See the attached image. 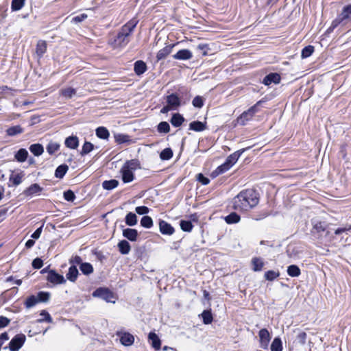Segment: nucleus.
Listing matches in <instances>:
<instances>
[{
  "mask_svg": "<svg viewBox=\"0 0 351 351\" xmlns=\"http://www.w3.org/2000/svg\"><path fill=\"white\" fill-rule=\"evenodd\" d=\"M259 202L258 193L254 189L241 191L233 199V207L236 210H248L255 207Z\"/></svg>",
  "mask_w": 351,
  "mask_h": 351,
  "instance_id": "1",
  "label": "nucleus"
},
{
  "mask_svg": "<svg viewBox=\"0 0 351 351\" xmlns=\"http://www.w3.org/2000/svg\"><path fill=\"white\" fill-rule=\"evenodd\" d=\"M137 23L138 21L132 19L121 27L112 43L114 47H124L128 44L130 36Z\"/></svg>",
  "mask_w": 351,
  "mask_h": 351,
  "instance_id": "2",
  "label": "nucleus"
},
{
  "mask_svg": "<svg viewBox=\"0 0 351 351\" xmlns=\"http://www.w3.org/2000/svg\"><path fill=\"white\" fill-rule=\"evenodd\" d=\"M93 296L99 298L107 302H115L114 293L107 288H98L93 293Z\"/></svg>",
  "mask_w": 351,
  "mask_h": 351,
  "instance_id": "3",
  "label": "nucleus"
},
{
  "mask_svg": "<svg viewBox=\"0 0 351 351\" xmlns=\"http://www.w3.org/2000/svg\"><path fill=\"white\" fill-rule=\"evenodd\" d=\"M26 337L23 334H18L15 335L9 343V348L10 351H19V349L23 346Z\"/></svg>",
  "mask_w": 351,
  "mask_h": 351,
  "instance_id": "4",
  "label": "nucleus"
},
{
  "mask_svg": "<svg viewBox=\"0 0 351 351\" xmlns=\"http://www.w3.org/2000/svg\"><path fill=\"white\" fill-rule=\"evenodd\" d=\"M116 335L120 338L121 343L125 346H130L134 343V337L128 332L117 331Z\"/></svg>",
  "mask_w": 351,
  "mask_h": 351,
  "instance_id": "5",
  "label": "nucleus"
},
{
  "mask_svg": "<svg viewBox=\"0 0 351 351\" xmlns=\"http://www.w3.org/2000/svg\"><path fill=\"white\" fill-rule=\"evenodd\" d=\"M47 279L51 283L56 285L63 284L66 282L64 276L58 274L54 270H51L49 271Z\"/></svg>",
  "mask_w": 351,
  "mask_h": 351,
  "instance_id": "6",
  "label": "nucleus"
},
{
  "mask_svg": "<svg viewBox=\"0 0 351 351\" xmlns=\"http://www.w3.org/2000/svg\"><path fill=\"white\" fill-rule=\"evenodd\" d=\"M261 347L265 349L267 348L271 337L269 331L266 328H263L258 333Z\"/></svg>",
  "mask_w": 351,
  "mask_h": 351,
  "instance_id": "7",
  "label": "nucleus"
},
{
  "mask_svg": "<svg viewBox=\"0 0 351 351\" xmlns=\"http://www.w3.org/2000/svg\"><path fill=\"white\" fill-rule=\"evenodd\" d=\"M120 173H121V178L124 183H129L134 180V171L125 169V167L122 166Z\"/></svg>",
  "mask_w": 351,
  "mask_h": 351,
  "instance_id": "8",
  "label": "nucleus"
},
{
  "mask_svg": "<svg viewBox=\"0 0 351 351\" xmlns=\"http://www.w3.org/2000/svg\"><path fill=\"white\" fill-rule=\"evenodd\" d=\"M159 228L162 234L171 235L174 232V228L171 225L164 220L160 221Z\"/></svg>",
  "mask_w": 351,
  "mask_h": 351,
  "instance_id": "9",
  "label": "nucleus"
},
{
  "mask_svg": "<svg viewBox=\"0 0 351 351\" xmlns=\"http://www.w3.org/2000/svg\"><path fill=\"white\" fill-rule=\"evenodd\" d=\"M280 76L279 74L276 73H271L264 77L263 83L266 86H269L271 83L278 84L280 83Z\"/></svg>",
  "mask_w": 351,
  "mask_h": 351,
  "instance_id": "10",
  "label": "nucleus"
},
{
  "mask_svg": "<svg viewBox=\"0 0 351 351\" xmlns=\"http://www.w3.org/2000/svg\"><path fill=\"white\" fill-rule=\"evenodd\" d=\"M193 54L189 49H181L173 56L176 60H187L192 58Z\"/></svg>",
  "mask_w": 351,
  "mask_h": 351,
  "instance_id": "11",
  "label": "nucleus"
},
{
  "mask_svg": "<svg viewBox=\"0 0 351 351\" xmlns=\"http://www.w3.org/2000/svg\"><path fill=\"white\" fill-rule=\"evenodd\" d=\"M174 46V44L169 45L165 46L162 49L159 50L156 55L157 60L159 61L160 60L165 59L169 54L171 53Z\"/></svg>",
  "mask_w": 351,
  "mask_h": 351,
  "instance_id": "12",
  "label": "nucleus"
},
{
  "mask_svg": "<svg viewBox=\"0 0 351 351\" xmlns=\"http://www.w3.org/2000/svg\"><path fill=\"white\" fill-rule=\"evenodd\" d=\"M43 191V188L38 184L35 183L30 185L24 191V194L26 196H32L34 195L39 194Z\"/></svg>",
  "mask_w": 351,
  "mask_h": 351,
  "instance_id": "13",
  "label": "nucleus"
},
{
  "mask_svg": "<svg viewBox=\"0 0 351 351\" xmlns=\"http://www.w3.org/2000/svg\"><path fill=\"white\" fill-rule=\"evenodd\" d=\"M167 104L173 109L180 105V99L176 94H171L167 97Z\"/></svg>",
  "mask_w": 351,
  "mask_h": 351,
  "instance_id": "14",
  "label": "nucleus"
},
{
  "mask_svg": "<svg viewBox=\"0 0 351 351\" xmlns=\"http://www.w3.org/2000/svg\"><path fill=\"white\" fill-rule=\"evenodd\" d=\"M65 146L70 149H76L79 146V138L76 136L67 137L64 141Z\"/></svg>",
  "mask_w": 351,
  "mask_h": 351,
  "instance_id": "15",
  "label": "nucleus"
},
{
  "mask_svg": "<svg viewBox=\"0 0 351 351\" xmlns=\"http://www.w3.org/2000/svg\"><path fill=\"white\" fill-rule=\"evenodd\" d=\"M245 149H241L232 153V154L228 156L226 161L228 162V163L232 167L237 162V161L241 156V154L245 152Z\"/></svg>",
  "mask_w": 351,
  "mask_h": 351,
  "instance_id": "16",
  "label": "nucleus"
},
{
  "mask_svg": "<svg viewBox=\"0 0 351 351\" xmlns=\"http://www.w3.org/2000/svg\"><path fill=\"white\" fill-rule=\"evenodd\" d=\"M138 232L135 229L125 228L123 230V235L131 241H136L138 237Z\"/></svg>",
  "mask_w": 351,
  "mask_h": 351,
  "instance_id": "17",
  "label": "nucleus"
},
{
  "mask_svg": "<svg viewBox=\"0 0 351 351\" xmlns=\"http://www.w3.org/2000/svg\"><path fill=\"white\" fill-rule=\"evenodd\" d=\"M254 115L249 110L244 111L237 119V122L241 125H245L247 122L252 119Z\"/></svg>",
  "mask_w": 351,
  "mask_h": 351,
  "instance_id": "18",
  "label": "nucleus"
},
{
  "mask_svg": "<svg viewBox=\"0 0 351 351\" xmlns=\"http://www.w3.org/2000/svg\"><path fill=\"white\" fill-rule=\"evenodd\" d=\"M337 19L339 22H342L345 20H351V4L343 8Z\"/></svg>",
  "mask_w": 351,
  "mask_h": 351,
  "instance_id": "19",
  "label": "nucleus"
},
{
  "mask_svg": "<svg viewBox=\"0 0 351 351\" xmlns=\"http://www.w3.org/2000/svg\"><path fill=\"white\" fill-rule=\"evenodd\" d=\"M123 166L125 167V169H128L132 171L141 168L140 162L137 159L127 160Z\"/></svg>",
  "mask_w": 351,
  "mask_h": 351,
  "instance_id": "20",
  "label": "nucleus"
},
{
  "mask_svg": "<svg viewBox=\"0 0 351 351\" xmlns=\"http://www.w3.org/2000/svg\"><path fill=\"white\" fill-rule=\"evenodd\" d=\"M117 246L120 253L123 255L128 254L131 250V246L130 243L125 240L119 241Z\"/></svg>",
  "mask_w": 351,
  "mask_h": 351,
  "instance_id": "21",
  "label": "nucleus"
},
{
  "mask_svg": "<svg viewBox=\"0 0 351 351\" xmlns=\"http://www.w3.org/2000/svg\"><path fill=\"white\" fill-rule=\"evenodd\" d=\"M148 338L149 340L152 341V346L154 349L159 350L160 348L161 341L158 335L155 332H149Z\"/></svg>",
  "mask_w": 351,
  "mask_h": 351,
  "instance_id": "22",
  "label": "nucleus"
},
{
  "mask_svg": "<svg viewBox=\"0 0 351 351\" xmlns=\"http://www.w3.org/2000/svg\"><path fill=\"white\" fill-rule=\"evenodd\" d=\"M134 72L137 75H141L147 70L146 64L142 60H138L134 63Z\"/></svg>",
  "mask_w": 351,
  "mask_h": 351,
  "instance_id": "23",
  "label": "nucleus"
},
{
  "mask_svg": "<svg viewBox=\"0 0 351 351\" xmlns=\"http://www.w3.org/2000/svg\"><path fill=\"white\" fill-rule=\"evenodd\" d=\"M60 94L64 99H69L72 98L76 94V90L71 87H66L60 90Z\"/></svg>",
  "mask_w": 351,
  "mask_h": 351,
  "instance_id": "24",
  "label": "nucleus"
},
{
  "mask_svg": "<svg viewBox=\"0 0 351 351\" xmlns=\"http://www.w3.org/2000/svg\"><path fill=\"white\" fill-rule=\"evenodd\" d=\"M206 123H204L199 121H193L189 124V130L195 132H202L206 130Z\"/></svg>",
  "mask_w": 351,
  "mask_h": 351,
  "instance_id": "25",
  "label": "nucleus"
},
{
  "mask_svg": "<svg viewBox=\"0 0 351 351\" xmlns=\"http://www.w3.org/2000/svg\"><path fill=\"white\" fill-rule=\"evenodd\" d=\"M78 270L75 265H71L69 269V271L66 274V278L70 280L71 282H75L77 280V276H78Z\"/></svg>",
  "mask_w": 351,
  "mask_h": 351,
  "instance_id": "26",
  "label": "nucleus"
},
{
  "mask_svg": "<svg viewBox=\"0 0 351 351\" xmlns=\"http://www.w3.org/2000/svg\"><path fill=\"white\" fill-rule=\"evenodd\" d=\"M232 167V166H230V165H229L228 163V162H225L223 164H222L221 165L219 166L213 173H212V176H214V177H216L220 174H222L225 172H226L227 171H228L230 168Z\"/></svg>",
  "mask_w": 351,
  "mask_h": 351,
  "instance_id": "27",
  "label": "nucleus"
},
{
  "mask_svg": "<svg viewBox=\"0 0 351 351\" xmlns=\"http://www.w3.org/2000/svg\"><path fill=\"white\" fill-rule=\"evenodd\" d=\"M23 132V128L19 125L10 127L6 130V134L10 136H14L22 134Z\"/></svg>",
  "mask_w": 351,
  "mask_h": 351,
  "instance_id": "28",
  "label": "nucleus"
},
{
  "mask_svg": "<svg viewBox=\"0 0 351 351\" xmlns=\"http://www.w3.org/2000/svg\"><path fill=\"white\" fill-rule=\"evenodd\" d=\"M184 121V118L179 113L173 114L171 119V123L174 127L180 126L182 123Z\"/></svg>",
  "mask_w": 351,
  "mask_h": 351,
  "instance_id": "29",
  "label": "nucleus"
},
{
  "mask_svg": "<svg viewBox=\"0 0 351 351\" xmlns=\"http://www.w3.org/2000/svg\"><path fill=\"white\" fill-rule=\"evenodd\" d=\"M287 274L291 277H298L301 274V270L298 265H291L287 267Z\"/></svg>",
  "mask_w": 351,
  "mask_h": 351,
  "instance_id": "30",
  "label": "nucleus"
},
{
  "mask_svg": "<svg viewBox=\"0 0 351 351\" xmlns=\"http://www.w3.org/2000/svg\"><path fill=\"white\" fill-rule=\"evenodd\" d=\"M47 51V43L44 40H39L36 45V54L38 57H42L43 55Z\"/></svg>",
  "mask_w": 351,
  "mask_h": 351,
  "instance_id": "31",
  "label": "nucleus"
},
{
  "mask_svg": "<svg viewBox=\"0 0 351 351\" xmlns=\"http://www.w3.org/2000/svg\"><path fill=\"white\" fill-rule=\"evenodd\" d=\"M29 150L36 156H40L44 152L43 145L39 143L32 144L30 145Z\"/></svg>",
  "mask_w": 351,
  "mask_h": 351,
  "instance_id": "32",
  "label": "nucleus"
},
{
  "mask_svg": "<svg viewBox=\"0 0 351 351\" xmlns=\"http://www.w3.org/2000/svg\"><path fill=\"white\" fill-rule=\"evenodd\" d=\"M28 156V152L23 148L20 149L15 154V158L18 162H25Z\"/></svg>",
  "mask_w": 351,
  "mask_h": 351,
  "instance_id": "33",
  "label": "nucleus"
},
{
  "mask_svg": "<svg viewBox=\"0 0 351 351\" xmlns=\"http://www.w3.org/2000/svg\"><path fill=\"white\" fill-rule=\"evenodd\" d=\"M69 169V167L64 164L58 166L55 171V176L58 178H62Z\"/></svg>",
  "mask_w": 351,
  "mask_h": 351,
  "instance_id": "34",
  "label": "nucleus"
},
{
  "mask_svg": "<svg viewBox=\"0 0 351 351\" xmlns=\"http://www.w3.org/2000/svg\"><path fill=\"white\" fill-rule=\"evenodd\" d=\"M312 225L313 230H315L317 233L324 232L326 230V224L324 222L313 219L312 220Z\"/></svg>",
  "mask_w": 351,
  "mask_h": 351,
  "instance_id": "35",
  "label": "nucleus"
},
{
  "mask_svg": "<svg viewBox=\"0 0 351 351\" xmlns=\"http://www.w3.org/2000/svg\"><path fill=\"white\" fill-rule=\"evenodd\" d=\"M118 185H119V182L114 179L110 180H105L102 183V186L106 190L114 189Z\"/></svg>",
  "mask_w": 351,
  "mask_h": 351,
  "instance_id": "36",
  "label": "nucleus"
},
{
  "mask_svg": "<svg viewBox=\"0 0 351 351\" xmlns=\"http://www.w3.org/2000/svg\"><path fill=\"white\" fill-rule=\"evenodd\" d=\"M125 223L129 226H134L137 223V217L136 215L130 212L125 216Z\"/></svg>",
  "mask_w": 351,
  "mask_h": 351,
  "instance_id": "37",
  "label": "nucleus"
},
{
  "mask_svg": "<svg viewBox=\"0 0 351 351\" xmlns=\"http://www.w3.org/2000/svg\"><path fill=\"white\" fill-rule=\"evenodd\" d=\"M96 135L99 138L108 139L110 136V133L106 128L99 127L96 129Z\"/></svg>",
  "mask_w": 351,
  "mask_h": 351,
  "instance_id": "38",
  "label": "nucleus"
},
{
  "mask_svg": "<svg viewBox=\"0 0 351 351\" xmlns=\"http://www.w3.org/2000/svg\"><path fill=\"white\" fill-rule=\"evenodd\" d=\"M60 147V145L57 142L51 141L48 143L47 145L46 149L47 152L50 154L52 155L55 152L59 150Z\"/></svg>",
  "mask_w": 351,
  "mask_h": 351,
  "instance_id": "39",
  "label": "nucleus"
},
{
  "mask_svg": "<svg viewBox=\"0 0 351 351\" xmlns=\"http://www.w3.org/2000/svg\"><path fill=\"white\" fill-rule=\"evenodd\" d=\"M240 219V216L236 213H231L230 215L225 217V221L228 224L238 223Z\"/></svg>",
  "mask_w": 351,
  "mask_h": 351,
  "instance_id": "40",
  "label": "nucleus"
},
{
  "mask_svg": "<svg viewBox=\"0 0 351 351\" xmlns=\"http://www.w3.org/2000/svg\"><path fill=\"white\" fill-rule=\"evenodd\" d=\"M24 176V173L23 172L12 174L10 177V181L12 182L14 186H18L22 182V178Z\"/></svg>",
  "mask_w": 351,
  "mask_h": 351,
  "instance_id": "41",
  "label": "nucleus"
},
{
  "mask_svg": "<svg viewBox=\"0 0 351 351\" xmlns=\"http://www.w3.org/2000/svg\"><path fill=\"white\" fill-rule=\"evenodd\" d=\"M252 263L253 265V270L254 271H261L264 265L263 261L260 258H253L252 260Z\"/></svg>",
  "mask_w": 351,
  "mask_h": 351,
  "instance_id": "42",
  "label": "nucleus"
},
{
  "mask_svg": "<svg viewBox=\"0 0 351 351\" xmlns=\"http://www.w3.org/2000/svg\"><path fill=\"white\" fill-rule=\"evenodd\" d=\"M271 351H282V345L281 339L279 337H276L271 345Z\"/></svg>",
  "mask_w": 351,
  "mask_h": 351,
  "instance_id": "43",
  "label": "nucleus"
},
{
  "mask_svg": "<svg viewBox=\"0 0 351 351\" xmlns=\"http://www.w3.org/2000/svg\"><path fill=\"white\" fill-rule=\"evenodd\" d=\"M80 269L84 275H89L93 272V267L89 263H83Z\"/></svg>",
  "mask_w": 351,
  "mask_h": 351,
  "instance_id": "44",
  "label": "nucleus"
},
{
  "mask_svg": "<svg viewBox=\"0 0 351 351\" xmlns=\"http://www.w3.org/2000/svg\"><path fill=\"white\" fill-rule=\"evenodd\" d=\"M173 156V151L171 148H165L164 149L160 154V157L163 160H167L172 158Z\"/></svg>",
  "mask_w": 351,
  "mask_h": 351,
  "instance_id": "45",
  "label": "nucleus"
},
{
  "mask_svg": "<svg viewBox=\"0 0 351 351\" xmlns=\"http://www.w3.org/2000/svg\"><path fill=\"white\" fill-rule=\"evenodd\" d=\"M180 228L184 232H191L193 229V224L190 221L181 220L180 221Z\"/></svg>",
  "mask_w": 351,
  "mask_h": 351,
  "instance_id": "46",
  "label": "nucleus"
},
{
  "mask_svg": "<svg viewBox=\"0 0 351 351\" xmlns=\"http://www.w3.org/2000/svg\"><path fill=\"white\" fill-rule=\"evenodd\" d=\"M94 149V145L90 142L86 141L82 146L81 155L84 156L89 154Z\"/></svg>",
  "mask_w": 351,
  "mask_h": 351,
  "instance_id": "47",
  "label": "nucleus"
},
{
  "mask_svg": "<svg viewBox=\"0 0 351 351\" xmlns=\"http://www.w3.org/2000/svg\"><path fill=\"white\" fill-rule=\"evenodd\" d=\"M141 225L145 228H150L153 226L152 219L149 216H144L141 220Z\"/></svg>",
  "mask_w": 351,
  "mask_h": 351,
  "instance_id": "48",
  "label": "nucleus"
},
{
  "mask_svg": "<svg viewBox=\"0 0 351 351\" xmlns=\"http://www.w3.org/2000/svg\"><path fill=\"white\" fill-rule=\"evenodd\" d=\"M38 303V300L37 296L31 295L27 298V300L25 302V304L27 308H29L34 306Z\"/></svg>",
  "mask_w": 351,
  "mask_h": 351,
  "instance_id": "49",
  "label": "nucleus"
},
{
  "mask_svg": "<svg viewBox=\"0 0 351 351\" xmlns=\"http://www.w3.org/2000/svg\"><path fill=\"white\" fill-rule=\"evenodd\" d=\"M280 275L278 271L269 270L265 272V278L266 280L272 281L274 279L277 278Z\"/></svg>",
  "mask_w": 351,
  "mask_h": 351,
  "instance_id": "50",
  "label": "nucleus"
},
{
  "mask_svg": "<svg viewBox=\"0 0 351 351\" xmlns=\"http://www.w3.org/2000/svg\"><path fill=\"white\" fill-rule=\"evenodd\" d=\"M40 315L42 316L43 317L40 319H38V322L41 323L43 322H47L48 323H51L53 322V319H52L51 315H49V313L45 310H43L40 312Z\"/></svg>",
  "mask_w": 351,
  "mask_h": 351,
  "instance_id": "51",
  "label": "nucleus"
},
{
  "mask_svg": "<svg viewBox=\"0 0 351 351\" xmlns=\"http://www.w3.org/2000/svg\"><path fill=\"white\" fill-rule=\"evenodd\" d=\"M158 131L160 133H168L170 131L169 124L166 121H162L158 125Z\"/></svg>",
  "mask_w": 351,
  "mask_h": 351,
  "instance_id": "52",
  "label": "nucleus"
},
{
  "mask_svg": "<svg viewBox=\"0 0 351 351\" xmlns=\"http://www.w3.org/2000/svg\"><path fill=\"white\" fill-rule=\"evenodd\" d=\"M314 51V47L311 45H308L305 47L301 53V56L302 58H306L312 55Z\"/></svg>",
  "mask_w": 351,
  "mask_h": 351,
  "instance_id": "53",
  "label": "nucleus"
},
{
  "mask_svg": "<svg viewBox=\"0 0 351 351\" xmlns=\"http://www.w3.org/2000/svg\"><path fill=\"white\" fill-rule=\"evenodd\" d=\"M202 317L205 324H209L213 322V315L209 311H204L202 313Z\"/></svg>",
  "mask_w": 351,
  "mask_h": 351,
  "instance_id": "54",
  "label": "nucleus"
},
{
  "mask_svg": "<svg viewBox=\"0 0 351 351\" xmlns=\"http://www.w3.org/2000/svg\"><path fill=\"white\" fill-rule=\"evenodd\" d=\"M38 302H47L50 298L49 292L40 291L37 295Z\"/></svg>",
  "mask_w": 351,
  "mask_h": 351,
  "instance_id": "55",
  "label": "nucleus"
},
{
  "mask_svg": "<svg viewBox=\"0 0 351 351\" xmlns=\"http://www.w3.org/2000/svg\"><path fill=\"white\" fill-rule=\"evenodd\" d=\"M25 0H12V10H19L24 5Z\"/></svg>",
  "mask_w": 351,
  "mask_h": 351,
  "instance_id": "56",
  "label": "nucleus"
},
{
  "mask_svg": "<svg viewBox=\"0 0 351 351\" xmlns=\"http://www.w3.org/2000/svg\"><path fill=\"white\" fill-rule=\"evenodd\" d=\"M88 15L85 13L80 14L72 18L71 23H80L86 19Z\"/></svg>",
  "mask_w": 351,
  "mask_h": 351,
  "instance_id": "57",
  "label": "nucleus"
},
{
  "mask_svg": "<svg viewBox=\"0 0 351 351\" xmlns=\"http://www.w3.org/2000/svg\"><path fill=\"white\" fill-rule=\"evenodd\" d=\"M193 106L196 108H202L204 105V101L202 97L196 96L192 101Z\"/></svg>",
  "mask_w": 351,
  "mask_h": 351,
  "instance_id": "58",
  "label": "nucleus"
},
{
  "mask_svg": "<svg viewBox=\"0 0 351 351\" xmlns=\"http://www.w3.org/2000/svg\"><path fill=\"white\" fill-rule=\"evenodd\" d=\"M64 198L68 202H73L75 199V195L71 190L64 192Z\"/></svg>",
  "mask_w": 351,
  "mask_h": 351,
  "instance_id": "59",
  "label": "nucleus"
},
{
  "mask_svg": "<svg viewBox=\"0 0 351 351\" xmlns=\"http://www.w3.org/2000/svg\"><path fill=\"white\" fill-rule=\"evenodd\" d=\"M69 263L72 265H81L82 264V259L80 256L75 255L71 257V258L69 260Z\"/></svg>",
  "mask_w": 351,
  "mask_h": 351,
  "instance_id": "60",
  "label": "nucleus"
},
{
  "mask_svg": "<svg viewBox=\"0 0 351 351\" xmlns=\"http://www.w3.org/2000/svg\"><path fill=\"white\" fill-rule=\"evenodd\" d=\"M114 137H115L116 141L119 143H123L128 142L130 138L129 136L125 135V134H117V135H115Z\"/></svg>",
  "mask_w": 351,
  "mask_h": 351,
  "instance_id": "61",
  "label": "nucleus"
},
{
  "mask_svg": "<svg viewBox=\"0 0 351 351\" xmlns=\"http://www.w3.org/2000/svg\"><path fill=\"white\" fill-rule=\"evenodd\" d=\"M349 230H351V225H346L342 228H339L336 229L335 231V234L336 235H339Z\"/></svg>",
  "mask_w": 351,
  "mask_h": 351,
  "instance_id": "62",
  "label": "nucleus"
},
{
  "mask_svg": "<svg viewBox=\"0 0 351 351\" xmlns=\"http://www.w3.org/2000/svg\"><path fill=\"white\" fill-rule=\"evenodd\" d=\"M135 210L138 215H145L149 213V209L147 206H141L136 207Z\"/></svg>",
  "mask_w": 351,
  "mask_h": 351,
  "instance_id": "63",
  "label": "nucleus"
},
{
  "mask_svg": "<svg viewBox=\"0 0 351 351\" xmlns=\"http://www.w3.org/2000/svg\"><path fill=\"white\" fill-rule=\"evenodd\" d=\"M32 265L34 269H40L43 267V262L40 258H36L33 260Z\"/></svg>",
  "mask_w": 351,
  "mask_h": 351,
  "instance_id": "64",
  "label": "nucleus"
}]
</instances>
